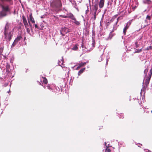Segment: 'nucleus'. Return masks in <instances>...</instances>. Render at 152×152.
I'll return each mask as SVG.
<instances>
[{
    "label": "nucleus",
    "instance_id": "nucleus-29",
    "mask_svg": "<svg viewBox=\"0 0 152 152\" xmlns=\"http://www.w3.org/2000/svg\"><path fill=\"white\" fill-rule=\"evenodd\" d=\"M60 16L61 17L63 18H68V16H65V15H61Z\"/></svg>",
    "mask_w": 152,
    "mask_h": 152
},
{
    "label": "nucleus",
    "instance_id": "nucleus-30",
    "mask_svg": "<svg viewBox=\"0 0 152 152\" xmlns=\"http://www.w3.org/2000/svg\"><path fill=\"white\" fill-rule=\"evenodd\" d=\"M152 49V48L151 46L148 47L146 48H145V50H151Z\"/></svg>",
    "mask_w": 152,
    "mask_h": 152
},
{
    "label": "nucleus",
    "instance_id": "nucleus-8",
    "mask_svg": "<svg viewBox=\"0 0 152 152\" xmlns=\"http://www.w3.org/2000/svg\"><path fill=\"white\" fill-rule=\"evenodd\" d=\"M130 25V24L128 25V23H127L126 24V26L123 29V33L124 35L126 34V32L127 30L128 29V28L129 27V26Z\"/></svg>",
    "mask_w": 152,
    "mask_h": 152
},
{
    "label": "nucleus",
    "instance_id": "nucleus-42",
    "mask_svg": "<svg viewBox=\"0 0 152 152\" xmlns=\"http://www.w3.org/2000/svg\"><path fill=\"white\" fill-rule=\"evenodd\" d=\"M124 118V117H121H121H120L121 118Z\"/></svg>",
    "mask_w": 152,
    "mask_h": 152
},
{
    "label": "nucleus",
    "instance_id": "nucleus-6",
    "mask_svg": "<svg viewBox=\"0 0 152 152\" xmlns=\"http://www.w3.org/2000/svg\"><path fill=\"white\" fill-rule=\"evenodd\" d=\"M10 24L8 23H7L5 25L4 27V33L6 32H8V31L9 28Z\"/></svg>",
    "mask_w": 152,
    "mask_h": 152
},
{
    "label": "nucleus",
    "instance_id": "nucleus-25",
    "mask_svg": "<svg viewBox=\"0 0 152 152\" xmlns=\"http://www.w3.org/2000/svg\"><path fill=\"white\" fill-rule=\"evenodd\" d=\"M109 146H108L107 147V148L106 149L105 152H110L111 150L110 149L108 148Z\"/></svg>",
    "mask_w": 152,
    "mask_h": 152
},
{
    "label": "nucleus",
    "instance_id": "nucleus-32",
    "mask_svg": "<svg viewBox=\"0 0 152 152\" xmlns=\"http://www.w3.org/2000/svg\"><path fill=\"white\" fill-rule=\"evenodd\" d=\"M146 18L149 20H150L151 19V17L150 16L148 15L146 16Z\"/></svg>",
    "mask_w": 152,
    "mask_h": 152
},
{
    "label": "nucleus",
    "instance_id": "nucleus-2",
    "mask_svg": "<svg viewBox=\"0 0 152 152\" xmlns=\"http://www.w3.org/2000/svg\"><path fill=\"white\" fill-rule=\"evenodd\" d=\"M13 29L12 31H9V32L4 33L5 39L7 42H10L13 36Z\"/></svg>",
    "mask_w": 152,
    "mask_h": 152
},
{
    "label": "nucleus",
    "instance_id": "nucleus-38",
    "mask_svg": "<svg viewBox=\"0 0 152 152\" xmlns=\"http://www.w3.org/2000/svg\"><path fill=\"white\" fill-rule=\"evenodd\" d=\"M136 7H137L136 6H135L134 7H133L132 8V9H133V10H134L136 8Z\"/></svg>",
    "mask_w": 152,
    "mask_h": 152
},
{
    "label": "nucleus",
    "instance_id": "nucleus-16",
    "mask_svg": "<svg viewBox=\"0 0 152 152\" xmlns=\"http://www.w3.org/2000/svg\"><path fill=\"white\" fill-rule=\"evenodd\" d=\"M78 45L77 44L75 45L72 48V49L73 50H77L78 49Z\"/></svg>",
    "mask_w": 152,
    "mask_h": 152
},
{
    "label": "nucleus",
    "instance_id": "nucleus-28",
    "mask_svg": "<svg viewBox=\"0 0 152 152\" xmlns=\"http://www.w3.org/2000/svg\"><path fill=\"white\" fill-rule=\"evenodd\" d=\"M17 43L15 41H14L13 43H12V47H14Z\"/></svg>",
    "mask_w": 152,
    "mask_h": 152
},
{
    "label": "nucleus",
    "instance_id": "nucleus-14",
    "mask_svg": "<svg viewBox=\"0 0 152 152\" xmlns=\"http://www.w3.org/2000/svg\"><path fill=\"white\" fill-rule=\"evenodd\" d=\"M68 17L69 18H70L71 19L73 20H75L76 18L74 17L73 15L71 13H70L69 15H68Z\"/></svg>",
    "mask_w": 152,
    "mask_h": 152
},
{
    "label": "nucleus",
    "instance_id": "nucleus-4",
    "mask_svg": "<svg viewBox=\"0 0 152 152\" xmlns=\"http://www.w3.org/2000/svg\"><path fill=\"white\" fill-rule=\"evenodd\" d=\"M98 9V6L97 4H95L93 7L91 11L94 14L96 13Z\"/></svg>",
    "mask_w": 152,
    "mask_h": 152
},
{
    "label": "nucleus",
    "instance_id": "nucleus-21",
    "mask_svg": "<svg viewBox=\"0 0 152 152\" xmlns=\"http://www.w3.org/2000/svg\"><path fill=\"white\" fill-rule=\"evenodd\" d=\"M0 15L2 16H5L6 15V13L3 10L0 12Z\"/></svg>",
    "mask_w": 152,
    "mask_h": 152
},
{
    "label": "nucleus",
    "instance_id": "nucleus-33",
    "mask_svg": "<svg viewBox=\"0 0 152 152\" xmlns=\"http://www.w3.org/2000/svg\"><path fill=\"white\" fill-rule=\"evenodd\" d=\"M26 29L27 31L29 33L30 32V29H29L27 27V28H26Z\"/></svg>",
    "mask_w": 152,
    "mask_h": 152
},
{
    "label": "nucleus",
    "instance_id": "nucleus-37",
    "mask_svg": "<svg viewBox=\"0 0 152 152\" xmlns=\"http://www.w3.org/2000/svg\"><path fill=\"white\" fill-rule=\"evenodd\" d=\"M34 26H35V27L36 28H38V26H37V24H35Z\"/></svg>",
    "mask_w": 152,
    "mask_h": 152
},
{
    "label": "nucleus",
    "instance_id": "nucleus-11",
    "mask_svg": "<svg viewBox=\"0 0 152 152\" xmlns=\"http://www.w3.org/2000/svg\"><path fill=\"white\" fill-rule=\"evenodd\" d=\"M151 77V76L148 75V77H147L145 81V83L146 84H149Z\"/></svg>",
    "mask_w": 152,
    "mask_h": 152
},
{
    "label": "nucleus",
    "instance_id": "nucleus-17",
    "mask_svg": "<svg viewBox=\"0 0 152 152\" xmlns=\"http://www.w3.org/2000/svg\"><path fill=\"white\" fill-rule=\"evenodd\" d=\"M29 18H30V20L31 21L32 23H34L35 21L34 20V18L32 16L31 14L29 15Z\"/></svg>",
    "mask_w": 152,
    "mask_h": 152
},
{
    "label": "nucleus",
    "instance_id": "nucleus-45",
    "mask_svg": "<svg viewBox=\"0 0 152 152\" xmlns=\"http://www.w3.org/2000/svg\"><path fill=\"white\" fill-rule=\"evenodd\" d=\"M146 71V69H145V70L144 72H145Z\"/></svg>",
    "mask_w": 152,
    "mask_h": 152
},
{
    "label": "nucleus",
    "instance_id": "nucleus-15",
    "mask_svg": "<svg viewBox=\"0 0 152 152\" xmlns=\"http://www.w3.org/2000/svg\"><path fill=\"white\" fill-rule=\"evenodd\" d=\"M85 68H83L81 70H80L78 72V75H80L81 74H82L85 71Z\"/></svg>",
    "mask_w": 152,
    "mask_h": 152
},
{
    "label": "nucleus",
    "instance_id": "nucleus-41",
    "mask_svg": "<svg viewBox=\"0 0 152 152\" xmlns=\"http://www.w3.org/2000/svg\"><path fill=\"white\" fill-rule=\"evenodd\" d=\"M104 144L105 145V146H106V147H107V143L106 142H104Z\"/></svg>",
    "mask_w": 152,
    "mask_h": 152
},
{
    "label": "nucleus",
    "instance_id": "nucleus-40",
    "mask_svg": "<svg viewBox=\"0 0 152 152\" xmlns=\"http://www.w3.org/2000/svg\"><path fill=\"white\" fill-rule=\"evenodd\" d=\"M119 18V17L118 18H117V22H118Z\"/></svg>",
    "mask_w": 152,
    "mask_h": 152
},
{
    "label": "nucleus",
    "instance_id": "nucleus-5",
    "mask_svg": "<svg viewBox=\"0 0 152 152\" xmlns=\"http://www.w3.org/2000/svg\"><path fill=\"white\" fill-rule=\"evenodd\" d=\"M22 19L25 28H27V27H28V25L27 21L24 15L22 16Z\"/></svg>",
    "mask_w": 152,
    "mask_h": 152
},
{
    "label": "nucleus",
    "instance_id": "nucleus-27",
    "mask_svg": "<svg viewBox=\"0 0 152 152\" xmlns=\"http://www.w3.org/2000/svg\"><path fill=\"white\" fill-rule=\"evenodd\" d=\"M152 75V68L150 69V72L148 73V75L150 76L151 77V75Z\"/></svg>",
    "mask_w": 152,
    "mask_h": 152
},
{
    "label": "nucleus",
    "instance_id": "nucleus-1",
    "mask_svg": "<svg viewBox=\"0 0 152 152\" xmlns=\"http://www.w3.org/2000/svg\"><path fill=\"white\" fill-rule=\"evenodd\" d=\"M51 6L54 9H57L62 7L61 0H53L50 3Z\"/></svg>",
    "mask_w": 152,
    "mask_h": 152
},
{
    "label": "nucleus",
    "instance_id": "nucleus-36",
    "mask_svg": "<svg viewBox=\"0 0 152 152\" xmlns=\"http://www.w3.org/2000/svg\"><path fill=\"white\" fill-rule=\"evenodd\" d=\"M94 14V20H95L96 18V13H95V14Z\"/></svg>",
    "mask_w": 152,
    "mask_h": 152
},
{
    "label": "nucleus",
    "instance_id": "nucleus-7",
    "mask_svg": "<svg viewBox=\"0 0 152 152\" xmlns=\"http://www.w3.org/2000/svg\"><path fill=\"white\" fill-rule=\"evenodd\" d=\"M105 0H100L99 2V7L100 8L103 7L104 6Z\"/></svg>",
    "mask_w": 152,
    "mask_h": 152
},
{
    "label": "nucleus",
    "instance_id": "nucleus-19",
    "mask_svg": "<svg viewBox=\"0 0 152 152\" xmlns=\"http://www.w3.org/2000/svg\"><path fill=\"white\" fill-rule=\"evenodd\" d=\"M10 66L9 64L7 63L6 65V69L7 72H9V69H10Z\"/></svg>",
    "mask_w": 152,
    "mask_h": 152
},
{
    "label": "nucleus",
    "instance_id": "nucleus-22",
    "mask_svg": "<svg viewBox=\"0 0 152 152\" xmlns=\"http://www.w3.org/2000/svg\"><path fill=\"white\" fill-rule=\"evenodd\" d=\"M142 51V49H136V50L135 52L134 53H139L140 52H141Z\"/></svg>",
    "mask_w": 152,
    "mask_h": 152
},
{
    "label": "nucleus",
    "instance_id": "nucleus-12",
    "mask_svg": "<svg viewBox=\"0 0 152 152\" xmlns=\"http://www.w3.org/2000/svg\"><path fill=\"white\" fill-rule=\"evenodd\" d=\"M22 38V37L21 36H19L15 39L14 41L18 43V42Z\"/></svg>",
    "mask_w": 152,
    "mask_h": 152
},
{
    "label": "nucleus",
    "instance_id": "nucleus-26",
    "mask_svg": "<svg viewBox=\"0 0 152 152\" xmlns=\"http://www.w3.org/2000/svg\"><path fill=\"white\" fill-rule=\"evenodd\" d=\"M95 41L94 40H93L92 41V46L93 48H94L95 47Z\"/></svg>",
    "mask_w": 152,
    "mask_h": 152
},
{
    "label": "nucleus",
    "instance_id": "nucleus-13",
    "mask_svg": "<svg viewBox=\"0 0 152 152\" xmlns=\"http://www.w3.org/2000/svg\"><path fill=\"white\" fill-rule=\"evenodd\" d=\"M68 17L69 18H70L71 19L73 20H75L76 18L74 17L73 15L71 13H70L69 15H68Z\"/></svg>",
    "mask_w": 152,
    "mask_h": 152
},
{
    "label": "nucleus",
    "instance_id": "nucleus-43",
    "mask_svg": "<svg viewBox=\"0 0 152 152\" xmlns=\"http://www.w3.org/2000/svg\"><path fill=\"white\" fill-rule=\"evenodd\" d=\"M123 114H122V115H120L121 117H121H123Z\"/></svg>",
    "mask_w": 152,
    "mask_h": 152
},
{
    "label": "nucleus",
    "instance_id": "nucleus-10",
    "mask_svg": "<svg viewBox=\"0 0 152 152\" xmlns=\"http://www.w3.org/2000/svg\"><path fill=\"white\" fill-rule=\"evenodd\" d=\"M2 8L3 9V10L6 12H8L9 11V6H2Z\"/></svg>",
    "mask_w": 152,
    "mask_h": 152
},
{
    "label": "nucleus",
    "instance_id": "nucleus-20",
    "mask_svg": "<svg viewBox=\"0 0 152 152\" xmlns=\"http://www.w3.org/2000/svg\"><path fill=\"white\" fill-rule=\"evenodd\" d=\"M42 78L44 79L43 81V82L45 84H46L48 83V80L45 77H42Z\"/></svg>",
    "mask_w": 152,
    "mask_h": 152
},
{
    "label": "nucleus",
    "instance_id": "nucleus-35",
    "mask_svg": "<svg viewBox=\"0 0 152 152\" xmlns=\"http://www.w3.org/2000/svg\"><path fill=\"white\" fill-rule=\"evenodd\" d=\"M81 47H82V48H85V46L83 44H82L81 45Z\"/></svg>",
    "mask_w": 152,
    "mask_h": 152
},
{
    "label": "nucleus",
    "instance_id": "nucleus-48",
    "mask_svg": "<svg viewBox=\"0 0 152 152\" xmlns=\"http://www.w3.org/2000/svg\"><path fill=\"white\" fill-rule=\"evenodd\" d=\"M138 47V46H137V47Z\"/></svg>",
    "mask_w": 152,
    "mask_h": 152
},
{
    "label": "nucleus",
    "instance_id": "nucleus-39",
    "mask_svg": "<svg viewBox=\"0 0 152 152\" xmlns=\"http://www.w3.org/2000/svg\"><path fill=\"white\" fill-rule=\"evenodd\" d=\"M48 89H51V88H50V87L49 86H48Z\"/></svg>",
    "mask_w": 152,
    "mask_h": 152
},
{
    "label": "nucleus",
    "instance_id": "nucleus-47",
    "mask_svg": "<svg viewBox=\"0 0 152 152\" xmlns=\"http://www.w3.org/2000/svg\"><path fill=\"white\" fill-rule=\"evenodd\" d=\"M151 113H152V110H151Z\"/></svg>",
    "mask_w": 152,
    "mask_h": 152
},
{
    "label": "nucleus",
    "instance_id": "nucleus-24",
    "mask_svg": "<svg viewBox=\"0 0 152 152\" xmlns=\"http://www.w3.org/2000/svg\"><path fill=\"white\" fill-rule=\"evenodd\" d=\"M86 64V62H81L80 64H79L80 65V66L82 67L84 66H85Z\"/></svg>",
    "mask_w": 152,
    "mask_h": 152
},
{
    "label": "nucleus",
    "instance_id": "nucleus-44",
    "mask_svg": "<svg viewBox=\"0 0 152 152\" xmlns=\"http://www.w3.org/2000/svg\"><path fill=\"white\" fill-rule=\"evenodd\" d=\"M39 84H40V85H41V83H40L39 82Z\"/></svg>",
    "mask_w": 152,
    "mask_h": 152
},
{
    "label": "nucleus",
    "instance_id": "nucleus-34",
    "mask_svg": "<svg viewBox=\"0 0 152 152\" xmlns=\"http://www.w3.org/2000/svg\"><path fill=\"white\" fill-rule=\"evenodd\" d=\"M81 67L80 66V65L79 64H78V66L77 67V69H79Z\"/></svg>",
    "mask_w": 152,
    "mask_h": 152
},
{
    "label": "nucleus",
    "instance_id": "nucleus-9",
    "mask_svg": "<svg viewBox=\"0 0 152 152\" xmlns=\"http://www.w3.org/2000/svg\"><path fill=\"white\" fill-rule=\"evenodd\" d=\"M114 30H115L114 28V27H113V29L111 31V32H110V33L109 34V37H108V38L109 39H111L112 38V37H113L114 35L115 34H113V33L114 31Z\"/></svg>",
    "mask_w": 152,
    "mask_h": 152
},
{
    "label": "nucleus",
    "instance_id": "nucleus-31",
    "mask_svg": "<svg viewBox=\"0 0 152 152\" xmlns=\"http://www.w3.org/2000/svg\"><path fill=\"white\" fill-rule=\"evenodd\" d=\"M28 22L30 26L31 27V30H32V28H33V27H32V24L31 23H30L28 20Z\"/></svg>",
    "mask_w": 152,
    "mask_h": 152
},
{
    "label": "nucleus",
    "instance_id": "nucleus-23",
    "mask_svg": "<svg viewBox=\"0 0 152 152\" xmlns=\"http://www.w3.org/2000/svg\"><path fill=\"white\" fill-rule=\"evenodd\" d=\"M74 20V23H75V24H76L77 25H79L80 24V23L79 21H77L75 19V20Z\"/></svg>",
    "mask_w": 152,
    "mask_h": 152
},
{
    "label": "nucleus",
    "instance_id": "nucleus-46",
    "mask_svg": "<svg viewBox=\"0 0 152 152\" xmlns=\"http://www.w3.org/2000/svg\"><path fill=\"white\" fill-rule=\"evenodd\" d=\"M151 16H152V14L151 15Z\"/></svg>",
    "mask_w": 152,
    "mask_h": 152
},
{
    "label": "nucleus",
    "instance_id": "nucleus-3",
    "mask_svg": "<svg viewBox=\"0 0 152 152\" xmlns=\"http://www.w3.org/2000/svg\"><path fill=\"white\" fill-rule=\"evenodd\" d=\"M69 32L68 29L66 27L61 28L60 31V34L63 36H64L65 34Z\"/></svg>",
    "mask_w": 152,
    "mask_h": 152
},
{
    "label": "nucleus",
    "instance_id": "nucleus-18",
    "mask_svg": "<svg viewBox=\"0 0 152 152\" xmlns=\"http://www.w3.org/2000/svg\"><path fill=\"white\" fill-rule=\"evenodd\" d=\"M144 2L145 3L150 4L152 3V2L151 0H144Z\"/></svg>",
    "mask_w": 152,
    "mask_h": 152
}]
</instances>
